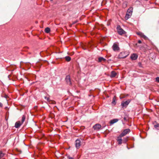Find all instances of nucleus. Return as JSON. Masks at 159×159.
<instances>
[{
	"mask_svg": "<svg viewBox=\"0 0 159 159\" xmlns=\"http://www.w3.org/2000/svg\"><path fill=\"white\" fill-rule=\"evenodd\" d=\"M131 100V99H128L125 102H122L121 103V106H122V108L126 107Z\"/></svg>",
	"mask_w": 159,
	"mask_h": 159,
	"instance_id": "obj_1",
	"label": "nucleus"
},
{
	"mask_svg": "<svg viewBox=\"0 0 159 159\" xmlns=\"http://www.w3.org/2000/svg\"><path fill=\"white\" fill-rule=\"evenodd\" d=\"M117 29L118 33L119 34L122 35L125 34V31L119 25L117 26Z\"/></svg>",
	"mask_w": 159,
	"mask_h": 159,
	"instance_id": "obj_2",
	"label": "nucleus"
},
{
	"mask_svg": "<svg viewBox=\"0 0 159 159\" xmlns=\"http://www.w3.org/2000/svg\"><path fill=\"white\" fill-rule=\"evenodd\" d=\"M130 132V129H124L120 134V137H123L125 135Z\"/></svg>",
	"mask_w": 159,
	"mask_h": 159,
	"instance_id": "obj_3",
	"label": "nucleus"
},
{
	"mask_svg": "<svg viewBox=\"0 0 159 159\" xmlns=\"http://www.w3.org/2000/svg\"><path fill=\"white\" fill-rule=\"evenodd\" d=\"M75 147L77 149L80 148L81 145V141L80 139H77L75 141Z\"/></svg>",
	"mask_w": 159,
	"mask_h": 159,
	"instance_id": "obj_4",
	"label": "nucleus"
},
{
	"mask_svg": "<svg viewBox=\"0 0 159 159\" xmlns=\"http://www.w3.org/2000/svg\"><path fill=\"white\" fill-rule=\"evenodd\" d=\"M66 81L68 84L70 85L71 84L70 76L69 75H67L65 78Z\"/></svg>",
	"mask_w": 159,
	"mask_h": 159,
	"instance_id": "obj_5",
	"label": "nucleus"
},
{
	"mask_svg": "<svg viewBox=\"0 0 159 159\" xmlns=\"http://www.w3.org/2000/svg\"><path fill=\"white\" fill-rule=\"evenodd\" d=\"M101 125L99 124H97L93 126V128L95 130H98L101 128Z\"/></svg>",
	"mask_w": 159,
	"mask_h": 159,
	"instance_id": "obj_6",
	"label": "nucleus"
},
{
	"mask_svg": "<svg viewBox=\"0 0 159 159\" xmlns=\"http://www.w3.org/2000/svg\"><path fill=\"white\" fill-rule=\"evenodd\" d=\"M127 56L125 55L124 52H120L118 56V57L120 58H125Z\"/></svg>",
	"mask_w": 159,
	"mask_h": 159,
	"instance_id": "obj_7",
	"label": "nucleus"
},
{
	"mask_svg": "<svg viewBox=\"0 0 159 159\" xmlns=\"http://www.w3.org/2000/svg\"><path fill=\"white\" fill-rule=\"evenodd\" d=\"M113 49L114 51H118L119 50V48L118 45L116 44H114L112 46Z\"/></svg>",
	"mask_w": 159,
	"mask_h": 159,
	"instance_id": "obj_8",
	"label": "nucleus"
},
{
	"mask_svg": "<svg viewBox=\"0 0 159 159\" xmlns=\"http://www.w3.org/2000/svg\"><path fill=\"white\" fill-rule=\"evenodd\" d=\"M130 57L132 60H135L137 59L138 56L136 54L134 53L131 55Z\"/></svg>",
	"mask_w": 159,
	"mask_h": 159,
	"instance_id": "obj_9",
	"label": "nucleus"
},
{
	"mask_svg": "<svg viewBox=\"0 0 159 159\" xmlns=\"http://www.w3.org/2000/svg\"><path fill=\"white\" fill-rule=\"evenodd\" d=\"M22 124L20 121H18L16 123L15 127L16 128H19Z\"/></svg>",
	"mask_w": 159,
	"mask_h": 159,
	"instance_id": "obj_10",
	"label": "nucleus"
},
{
	"mask_svg": "<svg viewBox=\"0 0 159 159\" xmlns=\"http://www.w3.org/2000/svg\"><path fill=\"white\" fill-rule=\"evenodd\" d=\"M118 121L117 119H114L110 120V123L111 125H113L114 123H116Z\"/></svg>",
	"mask_w": 159,
	"mask_h": 159,
	"instance_id": "obj_11",
	"label": "nucleus"
},
{
	"mask_svg": "<svg viewBox=\"0 0 159 159\" xmlns=\"http://www.w3.org/2000/svg\"><path fill=\"white\" fill-rule=\"evenodd\" d=\"M137 34L139 35H140L143 38L145 39H147V37L145 35L143 34L141 32H139L137 33Z\"/></svg>",
	"mask_w": 159,
	"mask_h": 159,
	"instance_id": "obj_12",
	"label": "nucleus"
},
{
	"mask_svg": "<svg viewBox=\"0 0 159 159\" xmlns=\"http://www.w3.org/2000/svg\"><path fill=\"white\" fill-rule=\"evenodd\" d=\"M121 137H120V136L118 137V139H117V141L118 142V143L119 144H121L122 143V139L121 138Z\"/></svg>",
	"mask_w": 159,
	"mask_h": 159,
	"instance_id": "obj_13",
	"label": "nucleus"
},
{
	"mask_svg": "<svg viewBox=\"0 0 159 159\" xmlns=\"http://www.w3.org/2000/svg\"><path fill=\"white\" fill-rule=\"evenodd\" d=\"M116 75V73L115 71H112L111 72V77H115Z\"/></svg>",
	"mask_w": 159,
	"mask_h": 159,
	"instance_id": "obj_14",
	"label": "nucleus"
},
{
	"mask_svg": "<svg viewBox=\"0 0 159 159\" xmlns=\"http://www.w3.org/2000/svg\"><path fill=\"white\" fill-rule=\"evenodd\" d=\"M102 61H106V59L103 57H99L98 58V61L99 62H101Z\"/></svg>",
	"mask_w": 159,
	"mask_h": 159,
	"instance_id": "obj_15",
	"label": "nucleus"
},
{
	"mask_svg": "<svg viewBox=\"0 0 159 159\" xmlns=\"http://www.w3.org/2000/svg\"><path fill=\"white\" fill-rule=\"evenodd\" d=\"M131 15V14H129L128 13H127L126 14L125 16V19L126 20H127L129 18H130V16Z\"/></svg>",
	"mask_w": 159,
	"mask_h": 159,
	"instance_id": "obj_16",
	"label": "nucleus"
},
{
	"mask_svg": "<svg viewBox=\"0 0 159 159\" xmlns=\"http://www.w3.org/2000/svg\"><path fill=\"white\" fill-rule=\"evenodd\" d=\"M25 116L24 115H23L22 116V118L21 121H20V122L22 124H23V123L24 122V121L25 120Z\"/></svg>",
	"mask_w": 159,
	"mask_h": 159,
	"instance_id": "obj_17",
	"label": "nucleus"
},
{
	"mask_svg": "<svg viewBox=\"0 0 159 159\" xmlns=\"http://www.w3.org/2000/svg\"><path fill=\"white\" fill-rule=\"evenodd\" d=\"M50 29L48 27H47L45 28V31L46 33H48L50 32Z\"/></svg>",
	"mask_w": 159,
	"mask_h": 159,
	"instance_id": "obj_18",
	"label": "nucleus"
},
{
	"mask_svg": "<svg viewBox=\"0 0 159 159\" xmlns=\"http://www.w3.org/2000/svg\"><path fill=\"white\" fill-rule=\"evenodd\" d=\"M65 59L67 61H69L71 60V58L69 56H67L65 57Z\"/></svg>",
	"mask_w": 159,
	"mask_h": 159,
	"instance_id": "obj_19",
	"label": "nucleus"
},
{
	"mask_svg": "<svg viewBox=\"0 0 159 159\" xmlns=\"http://www.w3.org/2000/svg\"><path fill=\"white\" fill-rule=\"evenodd\" d=\"M154 127L157 130H159V124L157 123L154 125Z\"/></svg>",
	"mask_w": 159,
	"mask_h": 159,
	"instance_id": "obj_20",
	"label": "nucleus"
},
{
	"mask_svg": "<svg viewBox=\"0 0 159 159\" xmlns=\"http://www.w3.org/2000/svg\"><path fill=\"white\" fill-rule=\"evenodd\" d=\"M132 9L131 8H130V9H128L127 11V13H129V14H132Z\"/></svg>",
	"mask_w": 159,
	"mask_h": 159,
	"instance_id": "obj_21",
	"label": "nucleus"
},
{
	"mask_svg": "<svg viewBox=\"0 0 159 159\" xmlns=\"http://www.w3.org/2000/svg\"><path fill=\"white\" fill-rule=\"evenodd\" d=\"M4 154L3 153L2 151H0V158L2 157Z\"/></svg>",
	"mask_w": 159,
	"mask_h": 159,
	"instance_id": "obj_22",
	"label": "nucleus"
},
{
	"mask_svg": "<svg viewBox=\"0 0 159 159\" xmlns=\"http://www.w3.org/2000/svg\"><path fill=\"white\" fill-rule=\"evenodd\" d=\"M44 98L45 99H46V100L48 102H50V98L49 97H45Z\"/></svg>",
	"mask_w": 159,
	"mask_h": 159,
	"instance_id": "obj_23",
	"label": "nucleus"
},
{
	"mask_svg": "<svg viewBox=\"0 0 159 159\" xmlns=\"http://www.w3.org/2000/svg\"><path fill=\"white\" fill-rule=\"evenodd\" d=\"M115 101H116L115 98V97H114L112 101V103L113 104L115 102Z\"/></svg>",
	"mask_w": 159,
	"mask_h": 159,
	"instance_id": "obj_24",
	"label": "nucleus"
},
{
	"mask_svg": "<svg viewBox=\"0 0 159 159\" xmlns=\"http://www.w3.org/2000/svg\"><path fill=\"white\" fill-rule=\"evenodd\" d=\"M156 81L159 83V77H157L156 78Z\"/></svg>",
	"mask_w": 159,
	"mask_h": 159,
	"instance_id": "obj_25",
	"label": "nucleus"
},
{
	"mask_svg": "<svg viewBox=\"0 0 159 159\" xmlns=\"http://www.w3.org/2000/svg\"><path fill=\"white\" fill-rule=\"evenodd\" d=\"M67 157L68 159H74L72 157H71L69 156H68Z\"/></svg>",
	"mask_w": 159,
	"mask_h": 159,
	"instance_id": "obj_26",
	"label": "nucleus"
},
{
	"mask_svg": "<svg viewBox=\"0 0 159 159\" xmlns=\"http://www.w3.org/2000/svg\"><path fill=\"white\" fill-rule=\"evenodd\" d=\"M3 105L1 102H0V107H2Z\"/></svg>",
	"mask_w": 159,
	"mask_h": 159,
	"instance_id": "obj_27",
	"label": "nucleus"
},
{
	"mask_svg": "<svg viewBox=\"0 0 159 159\" xmlns=\"http://www.w3.org/2000/svg\"><path fill=\"white\" fill-rule=\"evenodd\" d=\"M138 43H141L142 42L140 40H139L138 41Z\"/></svg>",
	"mask_w": 159,
	"mask_h": 159,
	"instance_id": "obj_28",
	"label": "nucleus"
},
{
	"mask_svg": "<svg viewBox=\"0 0 159 159\" xmlns=\"http://www.w3.org/2000/svg\"><path fill=\"white\" fill-rule=\"evenodd\" d=\"M135 45H136V46H137V43H136V44H135Z\"/></svg>",
	"mask_w": 159,
	"mask_h": 159,
	"instance_id": "obj_29",
	"label": "nucleus"
},
{
	"mask_svg": "<svg viewBox=\"0 0 159 159\" xmlns=\"http://www.w3.org/2000/svg\"><path fill=\"white\" fill-rule=\"evenodd\" d=\"M53 0H50V1H52Z\"/></svg>",
	"mask_w": 159,
	"mask_h": 159,
	"instance_id": "obj_30",
	"label": "nucleus"
},
{
	"mask_svg": "<svg viewBox=\"0 0 159 159\" xmlns=\"http://www.w3.org/2000/svg\"><path fill=\"white\" fill-rule=\"evenodd\" d=\"M7 96H6L5 97L6 98Z\"/></svg>",
	"mask_w": 159,
	"mask_h": 159,
	"instance_id": "obj_31",
	"label": "nucleus"
}]
</instances>
